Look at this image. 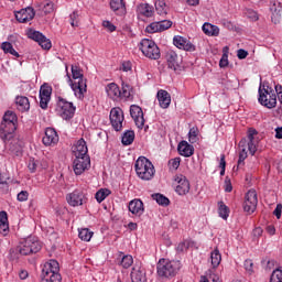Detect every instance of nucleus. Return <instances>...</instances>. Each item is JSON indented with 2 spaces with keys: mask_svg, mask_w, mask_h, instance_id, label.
Masks as SVG:
<instances>
[{
  "mask_svg": "<svg viewBox=\"0 0 282 282\" xmlns=\"http://www.w3.org/2000/svg\"><path fill=\"white\" fill-rule=\"evenodd\" d=\"M155 10L160 17H166L169 13V8L166 7V2H164V0H158L155 2Z\"/></svg>",
  "mask_w": 282,
  "mask_h": 282,
  "instance_id": "36",
  "label": "nucleus"
},
{
  "mask_svg": "<svg viewBox=\"0 0 282 282\" xmlns=\"http://www.w3.org/2000/svg\"><path fill=\"white\" fill-rule=\"evenodd\" d=\"M110 195L111 191L107 188H101L95 194V198L100 204L101 202H105V199H107V197H109Z\"/></svg>",
  "mask_w": 282,
  "mask_h": 282,
  "instance_id": "39",
  "label": "nucleus"
},
{
  "mask_svg": "<svg viewBox=\"0 0 282 282\" xmlns=\"http://www.w3.org/2000/svg\"><path fill=\"white\" fill-rule=\"evenodd\" d=\"M158 23L160 32H164L173 26V21L171 20H161Z\"/></svg>",
  "mask_w": 282,
  "mask_h": 282,
  "instance_id": "43",
  "label": "nucleus"
},
{
  "mask_svg": "<svg viewBox=\"0 0 282 282\" xmlns=\"http://www.w3.org/2000/svg\"><path fill=\"white\" fill-rule=\"evenodd\" d=\"M188 140L191 144H195L196 142H199V128L193 127L189 129Z\"/></svg>",
  "mask_w": 282,
  "mask_h": 282,
  "instance_id": "38",
  "label": "nucleus"
},
{
  "mask_svg": "<svg viewBox=\"0 0 282 282\" xmlns=\"http://www.w3.org/2000/svg\"><path fill=\"white\" fill-rule=\"evenodd\" d=\"M67 202L69 206H83L84 202H87V198H85V194L80 191H74L67 196Z\"/></svg>",
  "mask_w": 282,
  "mask_h": 282,
  "instance_id": "22",
  "label": "nucleus"
},
{
  "mask_svg": "<svg viewBox=\"0 0 282 282\" xmlns=\"http://www.w3.org/2000/svg\"><path fill=\"white\" fill-rule=\"evenodd\" d=\"M59 270H61V267L58 264V261L50 260L42 268L41 282H61V281H63L61 273H58Z\"/></svg>",
  "mask_w": 282,
  "mask_h": 282,
  "instance_id": "5",
  "label": "nucleus"
},
{
  "mask_svg": "<svg viewBox=\"0 0 282 282\" xmlns=\"http://www.w3.org/2000/svg\"><path fill=\"white\" fill-rule=\"evenodd\" d=\"M67 83L70 89L74 91L76 98L83 100L85 94H87V79L83 75V70L78 66H72V77L67 73Z\"/></svg>",
  "mask_w": 282,
  "mask_h": 282,
  "instance_id": "1",
  "label": "nucleus"
},
{
  "mask_svg": "<svg viewBox=\"0 0 282 282\" xmlns=\"http://www.w3.org/2000/svg\"><path fill=\"white\" fill-rule=\"evenodd\" d=\"M56 112L63 120H72L74 118V113H76V107L73 102L67 101L64 98H58Z\"/></svg>",
  "mask_w": 282,
  "mask_h": 282,
  "instance_id": "9",
  "label": "nucleus"
},
{
  "mask_svg": "<svg viewBox=\"0 0 282 282\" xmlns=\"http://www.w3.org/2000/svg\"><path fill=\"white\" fill-rule=\"evenodd\" d=\"M156 98L162 109H169V107H171V94H169V91L162 89L159 90Z\"/></svg>",
  "mask_w": 282,
  "mask_h": 282,
  "instance_id": "25",
  "label": "nucleus"
},
{
  "mask_svg": "<svg viewBox=\"0 0 282 282\" xmlns=\"http://www.w3.org/2000/svg\"><path fill=\"white\" fill-rule=\"evenodd\" d=\"M130 116L134 120L138 129L144 128V112L142 111V108L140 106H130Z\"/></svg>",
  "mask_w": 282,
  "mask_h": 282,
  "instance_id": "15",
  "label": "nucleus"
},
{
  "mask_svg": "<svg viewBox=\"0 0 282 282\" xmlns=\"http://www.w3.org/2000/svg\"><path fill=\"white\" fill-rule=\"evenodd\" d=\"M218 210L219 213H230V208H228V206H226V204L224 202H218Z\"/></svg>",
  "mask_w": 282,
  "mask_h": 282,
  "instance_id": "57",
  "label": "nucleus"
},
{
  "mask_svg": "<svg viewBox=\"0 0 282 282\" xmlns=\"http://www.w3.org/2000/svg\"><path fill=\"white\" fill-rule=\"evenodd\" d=\"M42 12H44V14H52V12H54V2H48L44 4V7L42 8Z\"/></svg>",
  "mask_w": 282,
  "mask_h": 282,
  "instance_id": "51",
  "label": "nucleus"
},
{
  "mask_svg": "<svg viewBox=\"0 0 282 282\" xmlns=\"http://www.w3.org/2000/svg\"><path fill=\"white\" fill-rule=\"evenodd\" d=\"M252 268H254V263L252 262L251 259L245 260V270L252 274Z\"/></svg>",
  "mask_w": 282,
  "mask_h": 282,
  "instance_id": "54",
  "label": "nucleus"
},
{
  "mask_svg": "<svg viewBox=\"0 0 282 282\" xmlns=\"http://www.w3.org/2000/svg\"><path fill=\"white\" fill-rule=\"evenodd\" d=\"M257 204H259L257 191L249 189L246 194L245 203H243L245 213H254L257 210Z\"/></svg>",
  "mask_w": 282,
  "mask_h": 282,
  "instance_id": "12",
  "label": "nucleus"
},
{
  "mask_svg": "<svg viewBox=\"0 0 282 282\" xmlns=\"http://www.w3.org/2000/svg\"><path fill=\"white\" fill-rule=\"evenodd\" d=\"M1 50H3L4 54H11L12 56H15L17 58H19V52L14 50V46H12V43L3 42L1 44Z\"/></svg>",
  "mask_w": 282,
  "mask_h": 282,
  "instance_id": "37",
  "label": "nucleus"
},
{
  "mask_svg": "<svg viewBox=\"0 0 282 282\" xmlns=\"http://www.w3.org/2000/svg\"><path fill=\"white\" fill-rule=\"evenodd\" d=\"M110 10L118 17H124L127 14V3L124 0H110Z\"/></svg>",
  "mask_w": 282,
  "mask_h": 282,
  "instance_id": "23",
  "label": "nucleus"
},
{
  "mask_svg": "<svg viewBox=\"0 0 282 282\" xmlns=\"http://www.w3.org/2000/svg\"><path fill=\"white\" fill-rule=\"evenodd\" d=\"M140 50L147 58H150L151 61H158L160 59L161 53L160 47H158V44L149 39H143L140 42Z\"/></svg>",
  "mask_w": 282,
  "mask_h": 282,
  "instance_id": "8",
  "label": "nucleus"
},
{
  "mask_svg": "<svg viewBox=\"0 0 282 282\" xmlns=\"http://www.w3.org/2000/svg\"><path fill=\"white\" fill-rule=\"evenodd\" d=\"M28 197H30V193L28 191H21L18 194V202H28Z\"/></svg>",
  "mask_w": 282,
  "mask_h": 282,
  "instance_id": "53",
  "label": "nucleus"
},
{
  "mask_svg": "<svg viewBox=\"0 0 282 282\" xmlns=\"http://www.w3.org/2000/svg\"><path fill=\"white\" fill-rule=\"evenodd\" d=\"M89 150L87 149V142L85 139H79L75 147H73V153L75 158H89L87 154Z\"/></svg>",
  "mask_w": 282,
  "mask_h": 282,
  "instance_id": "21",
  "label": "nucleus"
},
{
  "mask_svg": "<svg viewBox=\"0 0 282 282\" xmlns=\"http://www.w3.org/2000/svg\"><path fill=\"white\" fill-rule=\"evenodd\" d=\"M10 232V223L8 221V213H0V235L6 237Z\"/></svg>",
  "mask_w": 282,
  "mask_h": 282,
  "instance_id": "29",
  "label": "nucleus"
},
{
  "mask_svg": "<svg viewBox=\"0 0 282 282\" xmlns=\"http://www.w3.org/2000/svg\"><path fill=\"white\" fill-rule=\"evenodd\" d=\"M106 93L108 94L109 98L112 100H116L117 98H120V87H118V84L110 83L106 86Z\"/></svg>",
  "mask_w": 282,
  "mask_h": 282,
  "instance_id": "30",
  "label": "nucleus"
},
{
  "mask_svg": "<svg viewBox=\"0 0 282 282\" xmlns=\"http://www.w3.org/2000/svg\"><path fill=\"white\" fill-rule=\"evenodd\" d=\"M210 260H212V265L214 269L219 268V264L221 263V253L219 252L218 248H216L214 251H212Z\"/></svg>",
  "mask_w": 282,
  "mask_h": 282,
  "instance_id": "35",
  "label": "nucleus"
},
{
  "mask_svg": "<svg viewBox=\"0 0 282 282\" xmlns=\"http://www.w3.org/2000/svg\"><path fill=\"white\" fill-rule=\"evenodd\" d=\"M225 191L226 193H232V183H230V178H225Z\"/></svg>",
  "mask_w": 282,
  "mask_h": 282,
  "instance_id": "60",
  "label": "nucleus"
},
{
  "mask_svg": "<svg viewBox=\"0 0 282 282\" xmlns=\"http://www.w3.org/2000/svg\"><path fill=\"white\" fill-rule=\"evenodd\" d=\"M174 182L176 183L175 192L177 195H188L191 192V182L183 174H178L174 177Z\"/></svg>",
  "mask_w": 282,
  "mask_h": 282,
  "instance_id": "13",
  "label": "nucleus"
},
{
  "mask_svg": "<svg viewBox=\"0 0 282 282\" xmlns=\"http://www.w3.org/2000/svg\"><path fill=\"white\" fill-rule=\"evenodd\" d=\"M153 7L149 3H141L137 8V14L139 19H151L154 14Z\"/></svg>",
  "mask_w": 282,
  "mask_h": 282,
  "instance_id": "24",
  "label": "nucleus"
},
{
  "mask_svg": "<svg viewBox=\"0 0 282 282\" xmlns=\"http://www.w3.org/2000/svg\"><path fill=\"white\" fill-rule=\"evenodd\" d=\"M261 235H263V228L261 227H256L253 229V237H256L257 239H259V237H261Z\"/></svg>",
  "mask_w": 282,
  "mask_h": 282,
  "instance_id": "63",
  "label": "nucleus"
},
{
  "mask_svg": "<svg viewBox=\"0 0 282 282\" xmlns=\"http://www.w3.org/2000/svg\"><path fill=\"white\" fill-rule=\"evenodd\" d=\"M45 147H52V144H58V133L54 128H46L45 135L42 139Z\"/></svg>",
  "mask_w": 282,
  "mask_h": 282,
  "instance_id": "20",
  "label": "nucleus"
},
{
  "mask_svg": "<svg viewBox=\"0 0 282 282\" xmlns=\"http://www.w3.org/2000/svg\"><path fill=\"white\" fill-rule=\"evenodd\" d=\"M41 251V242L34 238L29 237L22 240L17 247V252L22 254V257H28V254H36V252Z\"/></svg>",
  "mask_w": 282,
  "mask_h": 282,
  "instance_id": "6",
  "label": "nucleus"
},
{
  "mask_svg": "<svg viewBox=\"0 0 282 282\" xmlns=\"http://www.w3.org/2000/svg\"><path fill=\"white\" fill-rule=\"evenodd\" d=\"M121 265L122 268H124L126 270L128 268H131L133 265V257L131 256H123L122 259H121Z\"/></svg>",
  "mask_w": 282,
  "mask_h": 282,
  "instance_id": "44",
  "label": "nucleus"
},
{
  "mask_svg": "<svg viewBox=\"0 0 282 282\" xmlns=\"http://www.w3.org/2000/svg\"><path fill=\"white\" fill-rule=\"evenodd\" d=\"M135 173L144 182L151 181L155 176V166L145 156H140L134 164Z\"/></svg>",
  "mask_w": 282,
  "mask_h": 282,
  "instance_id": "3",
  "label": "nucleus"
},
{
  "mask_svg": "<svg viewBox=\"0 0 282 282\" xmlns=\"http://www.w3.org/2000/svg\"><path fill=\"white\" fill-rule=\"evenodd\" d=\"M165 61L167 63L169 69H173V72H177V67H180V64L182 63V59L180 56H177V53L172 50L166 52Z\"/></svg>",
  "mask_w": 282,
  "mask_h": 282,
  "instance_id": "19",
  "label": "nucleus"
},
{
  "mask_svg": "<svg viewBox=\"0 0 282 282\" xmlns=\"http://www.w3.org/2000/svg\"><path fill=\"white\" fill-rule=\"evenodd\" d=\"M203 32L207 36H219V26L206 22L203 24Z\"/></svg>",
  "mask_w": 282,
  "mask_h": 282,
  "instance_id": "33",
  "label": "nucleus"
},
{
  "mask_svg": "<svg viewBox=\"0 0 282 282\" xmlns=\"http://www.w3.org/2000/svg\"><path fill=\"white\" fill-rule=\"evenodd\" d=\"M17 113L8 110L0 123V138L4 143H8L14 137V131H17Z\"/></svg>",
  "mask_w": 282,
  "mask_h": 282,
  "instance_id": "2",
  "label": "nucleus"
},
{
  "mask_svg": "<svg viewBox=\"0 0 282 282\" xmlns=\"http://www.w3.org/2000/svg\"><path fill=\"white\" fill-rule=\"evenodd\" d=\"M131 97V86L128 84H122V90H120V98Z\"/></svg>",
  "mask_w": 282,
  "mask_h": 282,
  "instance_id": "45",
  "label": "nucleus"
},
{
  "mask_svg": "<svg viewBox=\"0 0 282 282\" xmlns=\"http://www.w3.org/2000/svg\"><path fill=\"white\" fill-rule=\"evenodd\" d=\"M145 32H148V34H155V32H160V24L158 22H152L145 28Z\"/></svg>",
  "mask_w": 282,
  "mask_h": 282,
  "instance_id": "48",
  "label": "nucleus"
},
{
  "mask_svg": "<svg viewBox=\"0 0 282 282\" xmlns=\"http://www.w3.org/2000/svg\"><path fill=\"white\" fill-rule=\"evenodd\" d=\"M35 15L36 12H34V8L32 7H28L15 12V19L19 21V23H28L29 21H32Z\"/></svg>",
  "mask_w": 282,
  "mask_h": 282,
  "instance_id": "17",
  "label": "nucleus"
},
{
  "mask_svg": "<svg viewBox=\"0 0 282 282\" xmlns=\"http://www.w3.org/2000/svg\"><path fill=\"white\" fill-rule=\"evenodd\" d=\"M181 50H184L185 52H195V45H193V43L189 41H186Z\"/></svg>",
  "mask_w": 282,
  "mask_h": 282,
  "instance_id": "56",
  "label": "nucleus"
},
{
  "mask_svg": "<svg viewBox=\"0 0 282 282\" xmlns=\"http://www.w3.org/2000/svg\"><path fill=\"white\" fill-rule=\"evenodd\" d=\"M8 143L10 151L15 153V155H19L23 151V147L25 144L23 140L14 137L10 141H7V144Z\"/></svg>",
  "mask_w": 282,
  "mask_h": 282,
  "instance_id": "26",
  "label": "nucleus"
},
{
  "mask_svg": "<svg viewBox=\"0 0 282 282\" xmlns=\"http://www.w3.org/2000/svg\"><path fill=\"white\" fill-rule=\"evenodd\" d=\"M152 199H154L159 206H169V204H171V200L162 194H152Z\"/></svg>",
  "mask_w": 282,
  "mask_h": 282,
  "instance_id": "41",
  "label": "nucleus"
},
{
  "mask_svg": "<svg viewBox=\"0 0 282 282\" xmlns=\"http://www.w3.org/2000/svg\"><path fill=\"white\" fill-rule=\"evenodd\" d=\"M122 122H124V112L120 107L110 110V124L115 131H122Z\"/></svg>",
  "mask_w": 282,
  "mask_h": 282,
  "instance_id": "11",
  "label": "nucleus"
},
{
  "mask_svg": "<svg viewBox=\"0 0 282 282\" xmlns=\"http://www.w3.org/2000/svg\"><path fill=\"white\" fill-rule=\"evenodd\" d=\"M220 175H226V155L221 154L220 156Z\"/></svg>",
  "mask_w": 282,
  "mask_h": 282,
  "instance_id": "55",
  "label": "nucleus"
},
{
  "mask_svg": "<svg viewBox=\"0 0 282 282\" xmlns=\"http://www.w3.org/2000/svg\"><path fill=\"white\" fill-rule=\"evenodd\" d=\"M274 89L278 96V100L282 105V86L278 84L275 85Z\"/></svg>",
  "mask_w": 282,
  "mask_h": 282,
  "instance_id": "58",
  "label": "nucleus"
},
{
  "mask_svg": "<svg viewBox=\"0 0 282 282\" xmlns=\"http://www.w3.org/2000/svg\"><path fill=\"white\" fill-rule=\"evenodd\" d=\"M102 26L105 28V30H107L108 32H116V25H113V23H111L109 20H105L102 22Z\"/></svg>",
  "mask_w": 282,
  "mask_h": 282,
  "instance_id": "52",
  "label": "nucleus"
},
{
  "mask_svg": "<svg viewBox=\"0 0 282 282\" xmlns=\"http://www.w3.org/2000/svg\"><path fill=\"white\" fill-rule=\"evenodd\" d=\"M181 162H182V159H180V158L171 159L169 161L170 171H177V169H180Z\"/></svg>",
  "mask_w": 282,
  "mask_h": 282,
  "instance_id": "46",
  "label": "nucleus"
},
{
  "mask_svg": "<svg viewBox=\"0 0 282 282\" xmlns=\"http://www.w3.org/2000/svg\"><path fill=\"white\" fill-rule=\"evenodd\" d=\"M270 282H282V270L275 269L270 278Z\"/></svg>",
  "mask_w": 282,
  "mask_h": 282,
  "instance_id": "47",
  "label": "nucleus"
},
{
  "mask_svg": "<svg viewBox=\"0 0 282 282\" xmlns=\"http://www.w3.org/2000/svg\"><path fill=\"white\" fill-rule=\"evenodd\" d=\"M258 100L267 109H274L276 107V94H274V90L270 86H267V88L263 86V89L261 87L259 88Z\"/></svg>",
  "mask_w": 282,
  "mask_h": 282,
  "instance_id": "7",
  "label": "nucleus"
},
{
  "mask_svg": "<svg viewBox=\"0 0 282 282\" xmlns=\"http://www.w3.org/2000/svg\"><path fill=\"white\" fill-rule=\"evenodd\" d=\"M69 22H70L72 28H78V12L77 11H74L73 13H70Z\"/></svg>",
  "mask_w": 282,
  "mask_h": 282,
  "instance_id": "50",
  "label": "nucleus"
},
{
  "mask_svg": "<svg viewBox=\"0 0 282 282\" xmlns=\"http://www.w3.org/2000/svg\"><path fill=\"white\" fill-rule=\"evenodd\" d=\"M78 237L79 239H82V241H91V237H94V231H89L87 228L80 229Z\"/></svg>",
  "mask_w": 282,
  "mask_h": 282,
  "instance_id": "42",
  "label": "nucleus"
},
{
  "mask_svg": "<svg viewBox=\"0 0 282 282\" xmlns=\"http://www.w3.org/2000/svg\"><path fill=\"white\" fill-rule=\"evenodd\" d=\"M52 98V86L50 84H43L40 88V107L41 109H47V104Z\"/></svg>",
  "mask_w": 282,
  "mask_h": 282,
  "instance_id": "16",
  "label": "nucleus"
},
{
  "mask_svg": "<svg viewBox=\"0 0 282 282\" xmlns=\"http://www.w3.org/2000/svg\"><path fill=\"white\" fill-rule=\"evenodd\" d=\"M91 169V159L89 156H75L73 161V171L75 175H83L85 171Z\"/></svg>",
  "mask_w": 282,
  "mask_h": 282,
  "instance_id": "10",
  "label": "nucleus"
},
{
  "mask_svg": "<svg viewBox=\"0 0 282 282\" xmlns=\"http://www.w3.org/2000/svg\"><path fill=\"white\" fill-rule=\"evenodd\" d=\"M120 69L122 72H131V62H123Z\"/></svg>",
  "mask_w": 282,
  "mask_h": 282,
  "instance_id": "62",
  "label": "nucleus"
},
{
  "mask_svg": "<svg viewBox=\"0 0 282 282\" xmlns=\"http://www.w3.org/2000/svg\"><path fill=\"white\" fill-rule=\"evenodd\" d=\"M177 151L183 158H191L195 153V148L188 144L186 141H181L177 145Z\"/></svg>",
  "mask_w": 282,
  "mask_h": 282,
  "instance_id": "27",
  "label": "nucleus"
},
{
  "mask_svg": "<svg viewBox=\"0 0 282 282\" xmlns=\"http://www.w3.org/2000/svg\"><path fill=\"white\" fill-rule=\"evenodd\" d=\"M133 140H135V132L133 130H127L121 137V142L123 147H129L130 144H133Z\"/></svg>",
  "mask_w": 282,
  "mask_h": 282,
  "instance_id": "34",
  "label": "nucleus"
},
{
  "mask_svg": "<svg viewBox=\"0 0 282 282\" xmlns=\"http://www.w3.org/2000/svg\"><path fill=\"white\" fill-rule=\"evenodd\" d=\"M246 144H248L247 139H242L238 144V147L240 149L239 159H238V167L243 166V162L248 158V151H246Z\"/></svg>",
  "mask_w": 282,
  "mask_h": 282,
  "instance_id": "28",
  "label": "nucleus"
},
{
  "mask_svg": "<svg viewBox=\"0 0 282 282\" xmlns=\"http://www.w3.org/2000/svg\"><path fill=\"white\" fill-rule=\"evenodd\" d=\"M237 56L240 61H243V58L248 57V51L240 48L237 52Z\"/></svg>",
  "mask_w": 282,
  "mask_h": 282,
  "instance_id": "61",
  "label": "nucleus"
},
{
  "mask_svg": "<svg viewBox=\"0 0 282 282\" xmlns=\"http://www.w3.org/2000/svg\"><path fill=\"white\" fill-rule=\"evenodd\" d=\"M131 281L132 282H147V276L142 271L133 269L131 272Z\"/></svg>",
  "mask_w": 282,
  "mask_h": 282,
  "instance_id": "40",
  "label": "nucleus"
},
{
  "mask_svg": "<svg viewBox=\"0 0 282 282\" xmlns=\"http://www.w3.org/2000/svg\"><path fill=\"white\" fill-rule=\"evenodd\" d=\"M186 41H187L186 39H184L180 35H176L173 39V43H174L175 47H178V50H182V47H183V45H185Z\"/></svg>",
  "mask_w": 282,
  "mask_h": 282,
  "instance_id": "49",
  "label": "nucleus"
},
{
  "mask_svg": "<svg viewBox=\"0 0 282 282\" xmlns=\"http://www.w3.org/2000/svg\"><path fill=\"white\" fill-rule=\"evenodd\" d=\"M0 184L8 188V177L3 173H0Z\"/></svg>",
  "mask_w": 282,
  "mask_h": 282,
  "instance_id": "64",
  "label": "nucleus"
},
{
  "mask_svg": "<svg viewBox=\"0 0 282 282\" xmlns=\"http://www.w3.org/2000/svg\"><path fill=\"white\" fill-rule=\"evenodd\" d=\"M15 105L19 109V111H29L30 110V99L24 96H18L15 98Z\"/></svg>",
  "mask_w": 282,
  "mask_h": 282,
  "instance_id": "32",
  "label": "nucleus"
},
{
  "mask_svg": "<svg viewBox=\"0 0 282 282\" xmlns=\"http://www.w3.org/2000/svg\"><path fill=\"white\" fill-rule=\"evenodd\" d=\"M28 36L32 40L35 41V43H39V45L42 46V50H52V41L47 39L43 33L34 30H30L28 32Z\"/></svg>",
  "mask_w": 282,
  "mask_h": 282,
  "instance_id": "14",
  "label": "nucleus"
},
{
  "mask_svg": "<svg viewBox=\"0 0 282 282\" xmlns=\"http://www.w3.org/2000/svg\"><path fill=\"white\" fill-rule=\"evenodd\" d=\"M257 135H259V132L256 129L250 128L248 130V151L251 155H254L257 153V145L259 144V138H257Z\"/></svg>",
  "mask_w": 282,
  "mask_h": 282,
  "instance_id": "18",
  "label": "nucleus"
},
{
  "mask_svg": "<svg viewBox=\"0 0 282 282\" xmlns=\"http://www.w3.org/2000/svg\"><path fill=\"white\" fill-rule=\"evenodd\" d=\"M129 213H144V203L139 198H134L129 203Z\"/></svg>",
  "mask_w": 282,
  "mask_h": 282,
  "instance_id": "31",
  "label": "nucleus"
},
{
  "mask_svg": "<svg viewBox=\"0 0 282 282\" xmlns=\"http://www.w3.org/2000/svg\"><path fill=\"white\" fill-rule=\"evenodd\" d=\"M219 67H228V54H223L219 62Z\"/></svg>",
  "mask_w": 282,
  "mask_h": 282,
  "instance_id": "59",
  "label": "nucleus"
},
{
  "mask_svg": "<svg viewBox=\"0 0 282 282\" xmlns=\"http://www.w3.org/2000/svg\"><path fill=\"white\" fill-rule=\"evenodd\" d=\"M182 268L180 261L175 260H166V259H160L156 272L158 275L161 276V279H171L180 272V269Z\"/></svg>",
  "mask_w": 282,
  "mask_h": 282,
  "instance_id": "4",
  "label": "nucleus"
}]
</instances>
